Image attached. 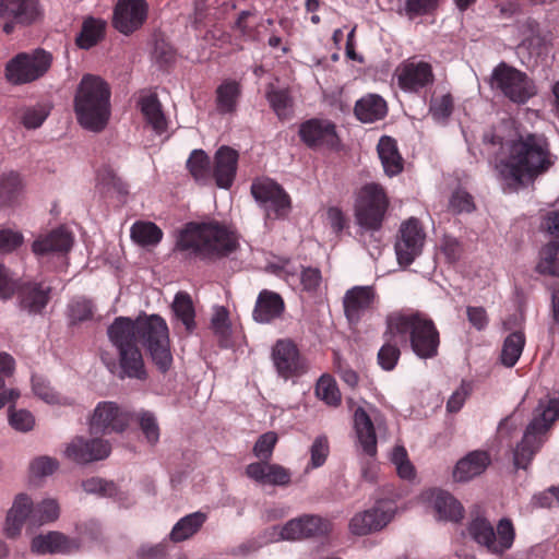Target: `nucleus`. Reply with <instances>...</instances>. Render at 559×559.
<instances>
[{
	"mask_svg": "<svg viewBox=\"0 0 559 559\" xmlns=\"http://www.w3.org/2000/svg\"><path fill=\"white\" fill-rule=\"evenodd\" d=\"M147 10L145 0H119L114 10V27L121 34H132L145 22Z\"/></svg>",
	"mask_w": 559,
	"mask_h": 559,
	"instance_id": "dca6fc26",
	"label": "nucleus"
},
{
	"mask_svg": "<svg viewBox=\"0 0 559 559\" xmlns=\"http://www.w3.org/2000/svg\"><path fill=\"white\" fill-rule=\"evenodd\" d=\"M438 0H406L405 12L409 17L430 13L436 9Z\"/></svg>",
	"mask_w": 559,
	"mask_h": 559,
	"instance_id": "774afa93",
	"label": "nucleus"
},
{
	"mask_svg": "<svg viewBox=\"0 0 559 559\" xmlns=\"http://www.w3.org/2000/svg\"><path fill=\"white\" fill-rule=\"evenodd\" d=\"M246 475L262 486H275L280 484V466L269 464L267 461L260 460L246 467Z\"/></svg>",
	"mask_w": 559,
	"mask_h": 559,
	"instance_id": "c03bdc74",
	"label": "nucleus"
},
{
	"mask_svg": "<svg viewBox=\"0 0 559 559\" xmlns=\"http://www.w3.org/2000/svg\"><path fill=\"white\" fill-rule=\"evenodd\" d=\"M354 111L358 120L371 123L386 116L388 105L380 95L368 94L356 102Z\"/></svg>",
	"mask_w": 559,
	"mask_h": 559,
	"instance_id": "2f4dec72",
	"label": "nucleus"
},
{
	"mask_svg": "<svg viewBox=\"0 0 559 559\" xmlns=\"http://www.w3.org/2000/svg\"><path fill=\"white\" fill-rule=\"evenodd\" d=\"M110 451V444L103 439L75 437L67 444L64 455L78 464H87L108 457Z\"/></svg>",
	"mask_w": 559,
	"mask_h": 559,
	"instance_id": "a211bd4d",
	"label": "nucleus"
},
{
	"mask_svg": "<svg viewBox=\"0 0 559 559\" xmlns=\"http://www.w3.org/2000/svg\"><path fill=\"white\" fill-rule=\"evenodd\" d=\"M23 242V235L12 229H0V253H9Z\"/></svg>",
	"mask_w": 559,
	"mask_h": 559,
	"instance_id": "338daca9",
	"label": "nucleus"
},
{
	"mask_svg": "<svg viewBox=\"0 0 559 559\" xmlns=\"http://www.w3.org/2000/svg\"><path fill=\"white\" fill-rule=\"evenodd\" d=\"M59 467V462L50 456L43 455L35 457L29 464L32 477L41 478L52 475Z\"/></svg>",
	"mask_w": 559,
	"mask_h": 559,
	"instance_id": "4d7b16f0",
	"label": "nucleus"
},
{
	"mask_svg": "<svg viewBox=\"0 0 559 559\" xmlns=\"http://www.w3.org/2000/svg\"><path fill=\"white\" fill-rule=\"evenodd\" d=\"M450 209L456 214L472 213L475 210L474 198L463 189H457L450 199Z\"/></svg>",
	"mask_w": 559,
	"mask_h": 559,
	"instance_id": "052dcab7",
	"label": "nucleus"
},
{
	"mask_svg": "<svg viewBox=\"0 0 559 559\" xmlns=\"http://www.w3.org/2000/svg\"><path fill=\"white\" fill-rule=\"evenodd\" d=\"M69 318L72 322H81L92 318L93 305L88 299L78 297L69 304Z\"/></svg>",
	"mask_w": 559,
	"mask_h": 559,
	"instance_id": "13d9d810",
	"label": "nucleus"
},
{
	"mask_svg": "<svg viewBox=\"0 0 559 559\" xmlns=\"http://www.w3.org/2000/svg\"><path fill=\"white\" fill-rule=\"evenodd\" d=\"M377 148L384 173L388 176L393 177L403 171L404 160L393 138L388 135L381 136Z\"/></svg>",
	"mask_w": 559,
	"mask_h": 559,
	"instance_id": "473e14b6",
	"label": "nucleus"
},
{
	"mask_svg": "<svg viewBox=\"0 0 559 559\" xmlns=\"http://www.w3.org/2000/svg\"><path fill=\"white\" fill-rule=\"evenodd\" d=\"M394 333L402 343H408L413 353L420 359L438 356L440 333L433 320L418 310L399 311L388 316Z\"/></svg>",
	"mask_w": 559,
	"mask_h": 559,
	"instance_id": "20e7f679",
	"label": "nucleus"
},
{
	"mask_svg": "<svg viewBox=\"0 0 559 559\" xmlns=\"http://www.w3.org/2000/svg\"><path fill=\"white\" fill-rule=\"evenodd\" d=\"M399 87L407 93L418 94L435 82L432 66L416 57L401 62L395 70Z\"/></svg>",
	"mask_w": 559,
	"mask_h": 559,
	"instance_id": "9b49d317",
	"label": "nucleus"
},
{
	"mask_svg": "<svg viewBox=\"0 0 559 559\" xmlns=\"http://www.w3.org/2000/svg\"><path fill=\"white\" fill-rule=\"evenodd\" d=\"M316 395L326 405L337 407L342 402V394L335 379L328 373L322 374L316 384Z\"/></svg>",
	"mask_w": 559,
	"mask_h": 559,
	"instance_id": "de8ad7c7",
	"label": "nucleus"
},
{
	"mask_svg": "<svg viewBox=\"0 0 559 559\" xmlns=\"http://www.w3.org/2000/svg\"><path fill=\"white\" fill-rule=\"evenodd\" d=\"M559 418V400L542 399L533 412V418L521 442L513 452V463L516 468L526 469L535 454L547 439V432Z\"/></svg>",
	"mask_w": 559,
	"mask_h": 559,
	"instance_id": "423d86ee",
	"label": "nucleus"
},
{
	"mask_svg": "<svg viewBox=\"0 0 559 559\" xmlns=\"http://www.w3.org/2000/svg\"><path fill=\"white\" fill-rule=\"evenodd\" d=\"M453 109V97L449 93L430 100L429 112L436 121L445 122L452 115Z\"/></svg>",
	"mask_w": 559,
	"mask_h": 559,
	"instance_id": "603ef678",
	"label": "nucleus"
},
{
	"mask_svg": "<svg viewBox=\"0 0 559 559\" xmlns=\"http://www.w3.org/2000/svg\"><path fill=\"white\" fill-rule=\"evenodd\" d=\"M525 345V335L521 331L509 334L502 346L501 362L506 367H513L520 359Z\"/></svg>",
	"mask_w": 559,
	"mask_h": 559,
	"instance_id": "49530a36",
	"label": "nucleus"
},
{
	"mask_svg": "<svg viewBox=\"0 0 559 559\" xmlns=\"http://www.w3.org/2000/svg\"><path fill=\"white\" fill-rule=\"evenodd\" d=\"M79 548V543L59 532L38 535L32 539L31 549L36 554H69Z\"/></svg>",
	"mask_w": 559,
	"mask_h": 559,
	"instance_id": "cd10ccee",
	"label": "nucleus"
},
{
	"mask_svg": "<svg viewBox=\"0 0 559 559\" xmlns=\"http://www.w3.org/2000/svg\"><path fill=\"white\" fill-rule=\"evenodd\" d=\"M97 185L104 192H117L126 194L128 192L127 185L116 175L109 167H102L97 173Z\"/></svg>",
	"mask_w": 559,
	"mask_h": 559,
	"instance_id": "8fccbe9b",
	"label": "nucleus"
},
{
	"mask_svg": "<svg viewBox=\"0 0 559 559\" xmlns=\"http://www.w3.org/2000/svg\"><path fill=\"white\" fill-rule=\"evenodd\" d=\"M163 235V230L153 222L136 221L130 228L131 239L141 247L157 246Z\"/></svg>",
	"mask_w": 559,
	"mask_h": 559,
	"instance_id": "79ce46f5",
	"label": "nucleus"
},
{
	"mask_svg": "<svg viewBox=\"0 0 559 559\" xmlns=\"http://www.w3.org/2000/svg\"><path fill=\"white\" fill-rule=\"evenodd\" d=\"M32 388L33 392L36 396L48 404H60L61 397L60 395L50 386L49 381H47L41 376H33L32 377Z\"/></svg>",
	"mask_w": 559,
	"mask_h": 559,
	"instance_id": "864d4df0",
	"label": "nucleus"
},
{
	"mask_svg": "<svg viewBox=\"0 0 559 559\" xmlns=\"http://www.w3.org/2000/svg\"><path fill=\"white\" fill-rule=\"evenodd\" d=\"M392 516V509L385 508L384 502H378L373 508L356 514L349 523V528L355 535H367L384 527Z\"/></svg>",
	"mask_w": 559,
	"mask_h": 559,
	"instance_id": "5701e85b",
	"label": "nucleus"
},
{
	"mask_svg": "<svg viewBox=\"0 0 559 559\" xmlns=\"http://www.w3.org/2000/svg\"><path fill=\"white\" fill-rule=\"evenodd\" d=\"M107 23L102 19L87 17L83 21L81 32L75 38L81 49H90L96 46L104 37Z\"/></svg>",
	"mask_w": 559,
	"mask_h": 559,
	"instance_id": "a19ab883",
	"label": "nucleus"
},
{
	"mask_svg": "<svg viewBox=\"0 0 559 559\" xmlns=\"http://www.w3.org/2000/svg\"><path fill=\"white\" fill-rule=\"evenodd\" d=\"M73 111L78 123L85 130L99 133L111 117V88L100 76L84 74L73 96Z\"/></svg>",
	"mask_w": 559,
	"mask_h": 559,
	"instance_id": "7ed1b4c3",
	"label": "nucleus"
},
{
	"mask_svg": "<svg viewBox=\"0 0 559 559\" xmlns=\"http://www.w3.org/2000/svg\"><path fill=\"white\" fill-rule=\"evenodd\" d=\"M535 271L540 275L559 277V240L550 239L540 248Z\"/></svg>",
	"mask_w": 559,
	"mask_h": 559,
	"instance_id": "58836bf2",
	"label": "nucleus"
},
{
	"mask_svg": "<svg viewBox=\"0 0 559 559\" xmlns=\"http://www.w3.org/2000/svg\"><path fill=\"white\" fill-rule=\"evenodd\" d=\"M330 452L329 441L325 436H319L314 439L310 448V464L313 468L322 466Z\"/></svg>",
	"mask_w": 559,
	"mask_h": 559,
	"instance_id": "680f3d73",
	"label": "nucleus"
},
{
	"mask_svg": "<svg viewBox=\"0 0 559 559\" xmlns=\"http://www.w3.org/2000/svg\"><path fill=\"white\" fill-rule=\"evenodd\" d=\"M136 420L146 441L154 445L159 440V426L155 415L148 411H141L136 414Z\"/></svg>",
	"mask_w": 559,
	"mask_h": 559,
	"instance_id": "3c124183",
	"label": "nucleus"
},
{
	"mask_svg": "<svg viewBox=\"0 0 559 559\" xmlns=\"http://www.w3.org/2000/svg\"><path fill=\"white\" fill-rule=\"evenodd\" d=\"M354 427L364 452L374 456L377 454L376 430L370 416L362 407H358L354 413Z\"/></svg>",
	"mask_w": 559,
	"mask_h": 559,
	"instance_id": "7c9ffc66",
	"label": "nucleus"
},
{
	"mask_svg": "<svg viewBox=\"0 0 559 559\" xmlns=\"http://www.w3.org/2000/svg\"><path fill=\"white\" fill-rule=\"evenodd\" d=\"M82 487L88 493H99L108 497L114 496L117 491L116 485L112 481H107L98 477L84 480Z\"/></svg>",
	"mask_w": 559,
	"mask_h": 559,
	"instance_id": "0e129e2a",
	"label": "nucleus"
},
{
	"mask_svg": "<svg viewBox=\"0 0 559 559\" xmlns=\"http://www.w3.org/2000/svg\"><path fill=\"white\" fill-rule=\"evenodd\" d=\"M425 231L419 219L411 217L400 227V237L395 243V252L401 265H409L421 253Z\"/></svg>",
	"mask_w": 559,
	"mask_h": 559,
	"instance_id": "ddd939ff",
	"label": "nucleus"
},
{
	"mask_svg": "<svg viewBox=\"0 0 559 559\" xmlns=\"http://www.w3.org/2000/svg\"><path fill=\"white\" fill-rule=\"evenodd\" d=\"M389 199L383 188L376 183H369L360 190L356 204V219L358 225L364 228L360 234L365 245L372 240L376 242L374 249L380 247V238L376 234L380 231L386 211Z\"/></svg>",
	"mask_w": 559,
	"mask_h": 559,
	"instance_id": "0eeeda50",
	"label": "nucleus"
},
{
	"mask_svg": "<svg viewBox=\"0 0 559 559\" xmlns=\"http://www.w3.org/2000/svg\"><path fill=\"white\" fill-rule=\"evenodd\" d=\"M72 245V233L61 226L45 236L38 237L32 245V251L38 257L50 252H68Z\"/></svg>",
	"mask_w": 559,
	"mask_h": 559,
	"instance_id": "a878e982",
	"label": "nucleus"
},
{
	"mask_svg": "<svg viewBox=\"0 0 559 559\" xmlns=\"http://www.w3.org/2000/svg\"><path fill=\"white\" fill-rule=\"evenodd\" d=\"M467 531L475 543L495 555H503L515 539L514 525L508 518L499 520L495 530L487 519L478 516L469 522Z\"/></svg>",
	"mask_w": 559,
	"mask_h": 559,
	"instance_id": "6e6552de",
	"label": "nucleus"
},
{
	"mask_svg": "<svg viewBox=\"0 0 559 559\" xmlns=\"http://www.w3.org/2000/svg\"><path fill=\"white\" fill-rule=\"evenodd\" d=\"M491 462L488 452L475 450L461 459L453 471V477L457 481H467L486 471Z\"/></svg>",
	"mask_w": 559,
	"mask_h": 559,
	"instance_id": "bb28decb",
	"label": "nucleus"
},
{
	"mask_svg": "<svg viewBox=\"0 0 559 559\" xmlns=\"http://www.w3.org/2000/svg\"><path fill=\"white\" fill-rule=\"evenodd\" d=\"M211 328L213 332L223 341L229 336L230 322L228 310L221 306L216 307L211 320Z\"/></svg>",
	"mask_w": 559,
	"mask_h": 559,
	"instance_id": "bf43d9fd",
	"label": "nucleus"
},
{
	"mask_svg": "<svg viewBox=\"0 0 559 559\" xmlns=\"http://www.w3.org/2000/svg\"><path fill=\"white\" fill-rule=\"evenodd\" d=\"M277 442L275 432H266L262 435L253 447V453L259 460L267 461L273 453Z\"/></svg>",
	"mask_w": 559,
	"mask_h": 559,
	"instance_id": "e2e57ef3",
	"label": "nucleus"
},
{
	"mask_svg": "<svg viewBox=\"0 0 559 559\" xmlns=\"http://www.w3.org/2000/svg\"><path fill=\"white\" fill-rule=\"evenodd\" d=\"M555 164L548 138L544 133L526 132L508 145V155L499 165L501 176L526 186L546 174Z\"/></svg>",
	"mask_w": 559,
	"mask_h": 559,
	"instance_id": "f03ea898",
	"label": "nucleus"
},
{
	"mask_svg": "<svg viewBox=\"0 0 559 559\" xmlns=\"http://www.w3.org/2000/svg\"><path fill=\"white\" fill-rule=\"evenodd\" d=\"M171 310L177 321L181 322L188 333L195 328V311L191 296L186 292L176 294Z\"/></svg>",
	"mask_w": 559,
	"mask_h": 559,
	"instance_id": "37998d69",
	"label": "nucleus"
},
{
	"mask_svg": "<svg viewBox=\"0 0 559 559\" xmlns=\"http://www.w3.org/2000/svg\"><path fill=\"white\" fill-rule=\"evenodd\" d=\"M39 16L37 0H1L0 19L3 22L2 29L11 34L17 26H27Z\"/></svg>",
	"mask_w": 559,
	"mask_h": 559,
	"instance_id": "f8f14e48",
	"label": "nucleus"
},
{
	"mask_svg": "<svg viewBox=\"0 0 559 559\" xmlns=\"http://www.w3.org/2000/svg\"><path fill=\"white\" fill-rule=\"evenodd\" d=\"M383 340L384 343L378 352L377 360L379 366L383 370L392 371L396 367L401 358L400 344L403 343L401 342V336L394 333L392 322L389 317H386L385 321V331L383 332Z\"/></svg>",
	"mask_w": 559,
	"mask_h": 559,
	"instance_id": "c85d7f7f",
	"label": "nucleus"
},
{
	"mask_svg": "<svg viewBox=\"0 0 559 559\" xmlns=\"http://www.w3.org/2000/svg\"><path fill=\"white\" fill-rule=\"evenodd\" d=\"M51 287L44 282L19 280L15 285L17 308L28 314H40L50 299Z\"/></svg>",
	"mask_w": 559,
	"mask_h": 559,
	"instance_id": "4468645a",
	"label": "nucleus"
},
{
	"mask_svg": "<svg viewBox=\"0 0 559 559\" xmlns=\"http://www.w3.org/2000/svg\"><path fill=\"white\" fill-rule=\"evenodd\" d=\"M49 115V108L44 104L27 107L22 115V123L27 129L39 128Z\"/></svg>",
	"mask_w": 559,
	"mask_h": 559,
	"instance_id": "6e6d98bb",
	"label": "nucleus"
},
{
	"mask_svg": "<svg viewBox=\"0 0 559 559\" xmlns=\"http://www.w3.org/2000/svg\"><path fill=\"white\" fill-rule=\"evenodd\" d=\"M377 294L372 286H354L343 298L344 313L350 323L360 321L365 312L376 302Z\"/></svg>",
	"mask_w": 559,
	"mask_h": 559,
	"instance_id": "4be33fe9",
	"label": "nucleus"
},
{
	"mask_svg": "<svg viewBox=\"0 0 559 559\" xmlns=\"http://www.w3.org/2000/svg\"><path fill=\"white\" fill-rule=\"evenodd\" d=\"M302 142L311 148H335L338 145L336 127L326 119L312 118L299 128Z\"/></svg>",
	"mask_w": 559,
	"mask_h": 559,
	"instance_id": "f3484780",
	"label": "nucleus"
},
{
	"mask_svg": "<svg viewBox=\"0 0 559 559\" xmlns=\"http://www.w3.org/2000/svg\"><path fill=\"white\" fill-rule=\"evenodd\" d=\"M432 504L436 513L442 520L459 522L463 518V507L447 491H433Z\"/></svg>",
	"mask_w": 559,
	"mask_h": 559,
	"instance_id": "4c0bfd02",
	"label": "nucleus"
},
{
	"mask_svg": "<svg viewBox=\"0 0 559 559\" xmlns=\"http://www.w3.org/2000/svg\"><path fill=\"white\" fill-rule=\"evenodd\" d=\"M251 194L264 210L266 221L280 217V186L270 178H258L251 185Z\"/></svg>",
	"mask_w": 559,
	"mask_h": 559,
	"instance_id": "393cba45",
	"label": "nucleus"
},
{
	"mask_svg": "<svg viewBox=\"0 0 559 559\" xmlns=\"http://www.w3.org/2000/svg\"><path fill=\"white\" fill-rule=\"evenodd\" d=\"M59 504L53 499H45L34 504L33 527L56 521L59 518Z\"/></svg>",
	"mask_w": 559,
	"mask_h": 559,
	"instance_id": "09e8293b",
	"label": "nucleus"
},
{
	"mask_svg": "<svg viewBox=\"0 0 559 559\" xmlns=\"http://www.w3.org/2000/svg\"><path fill=\"white\" fill-rule=\"evenodd\" d=\"M241 96V85L235 80H225L216 88V109L219 114L236 111Z\"/></svg>",
	"mask_w": 559,
	"mask_h": 559,
	"instance_id": "f704fd0d",
	"label": "nucleus"
},
{
	"mask_svg": "<svg viewBox=\"0 0 559 559\" xmlns=\"http://www.w3.org/2000/svg\"><path fill=\"white\" fill-rule=\"evenodd\" d=\"M308 367L297 345L289 340L282 341V378H298L308 371Z\"/></svg>",
	"mask_w": 559,
	"mask_h": 559,
	"instance_id": "c756f323",
	"label": "nucleus"
},
{
	"mask_svg": "<svg viewBox=\"0 0 559 559\" xmlns=\"http://www.w3.org/2000/svg\"><path fill=\"white\" fill-rule=\"evenodd\" d=\"M392 462L396 466L397 474L401 478L412 479L415 477L414 465L408 460V454L404 447L397 445L394 448Z\"/></svg>",
	"mask_w": 559,
	"mask_h": 559,
	"instance_id": "5fc2aeb1",
	"label": "nucleus"
},
{
	"mask_svg": "<svg viewBox=\"0 0 559 559\" xmlns=\"http://www.w3.org/2000/svg\"><path fill=\"white\" fill-rule=\"evenodd\" d=\"M52 61V55L41 48L20 52L7 63L5 78L14 85L35 82L49 71Z\"/></svg>",
	"mask_w": 559,
	"mask_h": 559,
	"instance_id": "9d476101",
	"label": "nucleus"
},
{
	"mask_svg": "<svg viewBox=\"0 0 559 559\" xmlns=\"http://www.w3.org/2000/svg\"><path fill=\"white\" fill-rule=\"evenodd\" d=\"M490 87L499 91L515 104H525L536 94V87L528 75L506 62H500L491 72Z\"/></svg>",
	"mask_w": 559,
	"mask_h": 559,
	"instance_id": "1a4fd4ad",
	"label": "nucleus"
},
{
	"mask_svg": "<svg viewBox=\"0 0 559 559\" xmlns=\"http://www.w3.org/2000/svg\"><path fill=\"white\" fill-rule=\"evenodd\" d=\"M207 520V514L201 511L181 518L173 527L169 539L174 543L185 542L194 536Z\"/></svg>",
	"mask_w": 559,
	"mask_h": 559,
	"instance_id": "72a5a7b5",
	"label": "nucleus"
},
{
	"mask_svg": "<svg viewBox=\"0 0 559 559\" xmlns=\"http://www.w3.org/2000/svg\"><path fill=\"white\" fill-rule=\"evenodd\" d=\"M139 106L147 123L157 133H163L167 128V122L157 95L151 93L141 96Z\"/></svg>",
	"mask_w": 559,
	"mask_h": 559,
	"instance_id": "ea45409f",
	"label": "nucleus"
},
{
	"mask_svg": "<svg viewBox=\"0 0 559 559\" xmlns=\"http://www.w3.org/2000/svg\"><path fill=\"white\" fill-rule=\"evenodd\" d=\"M331 531V523L319 515H302L289 520L282 527V539H300L326 535Z\"/></svg>",
	"mask_w": 559,
	"mask_h": 559,
	"instance_id": "412c9836",
	"label": "nucleus"
},
{
	"mask_svg": "<svg viewBox=\"0 0 559 559\" xmlns=\"http://www.w3.org/2000/svg\"><path fill=\"white\" fill-rule=\"evenodd\" d=\"M239 154L229 146H221L214 154L212 178L217 187L228 189L231 187L238 167Z\"/></svg>",
	"mask_w": 559,
	"mask_h": 559,
	"instance_id": "b1692460",
	"label": "nucleus"
},
{
	"mask_svg": "<svg viewBox=\"0 0 559 559\" xmlns=\"http://www.w3.org/2000/svg\"><path fill=\"white\" fill-rule=\"evenodd\" d=\"M252 316L259 323H270L277 318L280 316V295L267 289L261 290Z\"/></svg>",
	"mask_w": 559,
	"mask_h": 559,
	"instance_id": "e433bc0d",
	"label": "nucleus"
},
{
	"mask_svg": "<svg viewBox=\"0 0 559 559\" xmlns=\"http://www.w3.org/2000/svg\"><path fill=\"white\" fill-rule=\"evenodd\" d=\"M177 247L212 259L234 252L237 248V239L231 231L216 222L190 224L181 231Z\"/></svg>",
	"mask_w": 559,
	"mask_h": 559,
	"instance_id": "39448f33",
	"label": "nucleus"
},
{
	"mask_svg": "<svg viewBox=\"0 0 559 559\" xmlns=\"http://www.w3.org/2000/svg\"><path fill=\"white\" fill-rule=\"evenodd\" d=\"M107 336L117 350L118 364L106 356H102V359L110 372L119 369L120 379H146L140 343L147 348L152 360L162 372L169 370L173 364L168 326L157 314L139 316L135 320L117 317L108 326Z\"/></svg>",
	"mask_w": 559,
	"mask_h": 559,
	"instance_id": "f257e3e1",
	"label": "nucleus"
},
{
	"mask_svg": "<svg viewBox=\"0 0 559 559\" xmlns=\"http://www.w3.org/2000/svg\"><path fill=\"white\" fill-rule=\"evenodd\" d=\"M131 418V414L115 402H100L92 416L91 430L96 433L122 432Z\"/></svg>",
	"mask_w": 559,
	"mask_h": 559,
	"instance_id": "2eb2a0df",
	"label": "nucleus"
},
{
	"mask_svg": "<svg viewBox=\"0 0 559 559\" xmlns=\"http://www.w3.org/2000/svg\"><path fill=\"white\" fill-rule=\"evenodd\" d=\"M9 423L19 431H28L34 427L35 419L31 412L26 409L9 411Z\"/></svg>",
	"mask_w": 559,
	"mask_h": 559,
	"instance_id": "69168bd1",
	"label": "nucleus"
},
{
	"mask_svg": "<svg viewBox=\"0 0 559 559\" xmlns=\"http://www.w3.org/2000/svg\"><path fill=\"white\" fill-rule=\"evenodd\" d=\"M187 167L194 180L206 185L212 178L210 157L203 150H194L187 160Z\"/></svg>",
	"mask_w": 559,
	"mask_h": 559,
	"instance_id": "a18cd8bd",
	"label": "nucleus"
},
{
	"mask_svg": "<svg viewBox=\"0 0 559 559\" xmlns=\"http://www.w3.org/2000/svg\"><path fill=\"white\" fill-rule=\"evenodd\" d=\"M24 182L21 175L14 170L0 175V205L12 206L22 197Z\"/></svg>",
	"mask_w": 559,
	"mask_h": 559,
	"instance_id": "c9c22d12",
	"label": "nucleus"
},
{
	"mask_svg": "<svg viewBox=\"0 0 559 559\" xmlns=\"http://www.w3.org/2000/svg\"><path fill=\"white\" fill-rule=\"evenodd\" d=\"M282 277L293 288L301 286L302 292L314 295L319 289L322 275L317 267L304 266L292 263L289 260H282Z\"/></svg>",
	"mask_w": 559,
	"mask_h": 559,
	"instance_id": "aec40b11",
	"label": "nucleus"
},
{
	"mask_svg": "<svg viewBox=\"0 0 559 559\" xmlns=\"http://www.w3.org/2000/svg\"><path fill=\"white\" fill-rule=\"evenodd\" d=\"M34 502L26 493L14 497L11 508L8 510L3 532L9 538L21 535L24 525L33 527Z\"/></svg>",
	"mask_w": 559,
	"mask_h": 559,
	"instance_id": "6ab92c4d",
	"label": "nucleus"
}]
</instances>
